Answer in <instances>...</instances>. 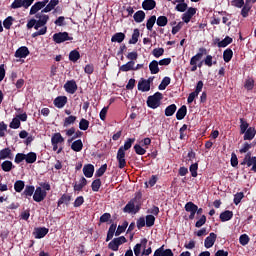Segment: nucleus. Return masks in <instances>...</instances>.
I'll list each match as a JSON object with an SVG mask.
<instances>
[{
  "label": "nucleus",
  "mask_w": 256,
  "mask_h": 256,
  "mask_svg": "<svg viewBox=\"0 0 256 256\" xmlns=\"http://www.w3.org/2000/svg\"><path fill=\"white\" fill-rule=\"evenodd\" d=\"M35 17L38 20L35 18L30 19L26 25L27 29H33L34 27L37 31L41 29V27H45V25H47V21H49V15L46 14L37 13Z\"/></svg>",
  "instance_id": "1"
},
{
  "label": "nucleus",
  "mask_w": 256,
  "mask_h": 256,
  "mask_svg": "<svg viewBox=\"0 0 256 256\" xmlns=\"http://www.w3.org/2000/svg\"><path fill=\"white\" fill-rule=\"evenodd\" d=\"M232 219H233V211L231 210H226L220 214V221H222V223L231 221Z\"/></svg>",
  "instance_id": "26"
},
{
  "label": "nucleus",
  "mask_w": 256,
  "mask_h": 256,
  "mask_svg": "<svg viewBox=\"0 0 256 256\" xmlns=\"http://www.w3.org/2000/svg\"><path fill=\"white\" fill-rule=\"evenodd\" d=\"M32 3H35V0H14L10 7L12 9H21V7L29 9Z\"/></svg>",
  "instance_id": "7"
},
{
  "label": "nucleus",
  "mask_w": 256,
  "mask_h": 256,
  "mask_svg": "<svg viewBox=\"0 0 256 256\" xmlns=\"http://www.w3.org/2000/svg\"><path fill=\"white\" fill-rule=\"evenodd\" d=\"M157 7V2L155 0H144L142 2V8L144 11H153Z\"/></svg>",
  "instance_id": "21"
},
{
  "label": "nucleus",
  "mask_w": 256,
  "mask_h": 256,
  "mask_svg": "<svg viewBox=\"0 0 256 256\" xmlns=\"http://www.w3.org/2000/svg\"><path fill=\"white\" fill-rule=\"evenodd\" d=\"M125 243H127L125 236L114 238L108 243V249H110V251H119V247Z\"/></svg>",
  "instance_id": "4"
},
{
  "label": "nucleus",
  "mask_w": 256,
  "mask_h": 256,
  "mask_svg": "<svg viewBox=\"0 0 256 256\" xmlns=\"http://www.w3.org/2000/svg\"><path fill=\"white\" fill-rule=\"evenodd\" d=\"M244 87L247 89V91H253V87H255V80L253 79H247L245 81Z\"/></svg>",
  "instance_id": "62"
},
{
  "label": "nucleus",
  "mask_w": 256,
  "mask_h": 256,
  "mask_svg": "<svg viewBox=\"0 0 256 256\" xmlns=\"http://www.w3.org/2000/svg\"><path fill=\"white\" fill-rule=\"evenodd\" d=\"M253 8V5L245 2L243 7L241 8V12L240 15L244 18L247 19V17H249V11H251V9Z\"/></svg>",
  "instance_id": "28"
},
{
  "label": "nucleus",
  "mask_w": 256,
  "mask_h": 256,
  "mask_svg": "<svg viewBox=\"0 0 256 256\" xmlns=\"http://www.w3.org/2000/svg\"><path fill=\"white\" fill-rule=\"evenodd\" d=\"M23 189H25V181L17 180L14 183V190L16 191V193H21Z\"/></svg>",
  "instance_id": "46"
},
{
  "label": "nucleus",
  "mask_w": 256,
  "mask_h": 256,
  "mask_svg": "<svg viewBox=\"0 0 256 256\" xmlns=\"http://www.w3.org/2000/svg\"><path fill=\"white\" fill-rule=\"evenodd\" d=\"M79 129H81V131H87V129H89V120L82 118L79 122Z\"/></svg>",
  "instance_id": "56"
},
{
  "label": "nucleus",
  "mask_w": 256,
  "mask_h": 256,
  "mask_svg": "<svg viewBox=\"0 0 256 256\" xmlns=\"http://www.w3.org/2000/svg\"><path fill=\"white\" fill-rule=\"evenodd\" d=\"M77 121V116L70 115L64 119L63 127H69V125H73Z\"/></svg>",
  "instance_id": "49"
},
{
  "label": "nucleus",
  "mask_w": 256,
  "mask_h": 256,
  "mask_svg": "<svg viewBox=\"0 0 256 256\" xmlns=\"http://www.w3.org/2000/svg\"><path fill=\"white\" fill-rule=\"evenodd\" d=\"M54 106L57 107V109H63L65 105H67V96H57L54 101Z\"/></svg>",
  "instance_id": "15"
},
{
  "label": "nucleus",
  "mask_w": 256,
  "mask_h": 256,
  "mask_svg": "<svg viewBox=\"0 0 256 256\" xmlns=\"http://www.w3.org/2000/svg\"><path fill=\"white\" fill-rule=\"evenodd\" d=\"M198 169H199L198 163H194L189 167V171H190L192 177H197Z\"/></svg>",
  "instance_id": "63"
},
{
  "label": "nucleus",
  "mask_w": 256,
  "mask_h": 256,
  "mask_svg": "<svg viewBox=\"0 0 256 256\" xmlns=\"http://www.w3.org/2000/svg\"><path fill=\"white\" fill-rule=\"evenodd\" d=\"M138 91H142V93H147L151 91V86L149 85V82H147V79L141 78L138 82Z\"/></svg>",
  "instance_id": "13"
},
{
  "label": "nucleus",
  "mask_w": 256,
  "mask_h": 256,
  "mask_svg": "<svg viewBox=\"0 0 256 256\" xmlns=\"http://www.w3.org/2000/svg\"><path fill=\"white\" fill-rule=\"evenodd\" d=\"M124 41H125V33L123 32H117L111 38L112 43H123Z\"/></svg>",
  "instance_id": "31"
},
{
  "label": "nucleus",
  "mask_w": 256,
  "mask_h": 256,
  "mask_svg": "<svg viewBox=\"0 0 256 256\" xmlns=\"http://www.w3.org/2000/svg\"><path fill=\"white\" fill-rule=\"evenodd\" d=\"M187 213H192L193 211H197V204L193 202H187L184 207Z\"/></svg>",
  "instance_id": "52"
},
{
  "label": "nucleus",
  "mask_w": 256,
  "mask_h": 256,
  "mask_svg": "<svg viewBox=\"0 0 256 256\" xmlns=\"http://www.w3.org/2000/svg\"><path fill=\"white\" fill-rule=\"evenodd\" d=\"M255 128L249 127L244 133V141H252L255 139Z\"/></svg>",
  "instance_id": "30"
},
{
  "label": "nucleus",
  "mask_w": 256,
  "mask_h": 256,
  "mask_svg": "<svg viewBox=\"0 0 256 256\" xmlns=\"http://www.w3.org/2000/svg\"><path fill=\"white\" fill-rule=\"evenodd\" d=\"M71 149H72V151H75L76 153L83 151V141H81V139L74 141L71 144Z\"/></svg>",
  "instance_id": "32"
},
{
  "label": "nucleus",
  "mask_w": 256,
  "mask_h": 256,
  "mask_svg": "<svg viewBox=\"0 0 256 256\" xmlns=\"http://www.w3.org/2000/svg\"><path fill=\"white\" fill-rule=\"evenodd\" d=\"M29 55V48L22 46L18 48L15 52V57L17 59H25Z\"/></svg>",
  "instance_id": "16"
},
{
  "label": "nucleus",
  "mask_w": 256,
  "mask_h": 256,
  "mask_svg": "<svg viewBox=\"0 0 256 256\" xmlns=\"http://www.w3.org/2000/svg\"><path fill=\"white\" fill-rule=\"evenodd\" d=\"M156 22H157V16L155 15L151 16L146 22V29L148 31H153V26L155 25Z\"/></svg>",
  "instance_id": "45"
},
{
  "label": "nucleus",
  "mask_w": 256,
  "mask_h": 256,
  "mask_svg": "<svg viewBox=\"0 0 256 256\" xmlns=\"http://www.w3.org/2000/svg\"><path fill=\"white\" fill-rule=\"evenodd\" d=\"M215 43H217V47L225 48L228 45H231V43H233V38H231L229 36H226L223 40H220L219 38H216Z\"/></svg>",
  "instance_id": "17"
},
{
  "label": "nucleus",
  "mask_w": 256,
  "mask_h": 256,
  "mask_svg": "<svg viewBox=\"0 0 256 256\" xmlns=\"http://www.w3.org/2000/svg\"><path fill=\"white\" fill-rule=\"evenodd\" d=\"M147 241H148L147 238H144L141 240V243H138L134 246V255L135 256L141 255V247H144V249H145V247H147Z\"/></svg>",
  "instance_id": "25"
},
{
  "label": "nucleus",
  "mask_w": 256,
  "mask_h": 256,
  "mask_svg": "<svg viewBox=\"0 0 256 256\" xmlns=\"http://www.w3.org/2000/svg\"><path fill=\"white\" fill-rule=\"evenodd\" d=\"M249 241H251V238H249V235L247 234H242L239 237V243L240 245H242L243 247H245V245H249Z\"/></svg>",
  "instance_id": "54"
},
{
  "label": "nucleus",
  "mask_w": 256,
  "mask_h": 256,
  "mask_svg": "<svg viewBox=\"0 0 256 256\" xmlns=\"http://www.w3.org/2000/svg\"><path fill=\"white\" fill-rule=\"evenodd\" d=\"M135 67V61H129L126 64H123L119 69L123 73H127V71H133Z\"/></svg>",
  "instance_id": "35"
},
{
  "label": "nucleus",
  "mask_w": 256,
  "mask_h": 256,
  "mask_svg": "<svg viewBox=\"0 0 256 256\" xmlns=\"http://www.w3.org/2000/svg\"><path fill=\"white\" fill-rule=\"evenodd\" d=\"M163 100V94L161 92H156L147 98V106L150 109H157V107L161 106V101Z\"/></svg>",
  "instance_id": "2"
},
{
  "label": "nucleus",
  "mask_w": 256,
  "mask_h": 256,
  "mask_svg": "<svg viewBox=\"0 0 256 256\" xmlns=\"http://www.w3.org/2000/svg\"><path fill=\"white\" fill-rule=\"evenodd\" d=\"M65 138L61 135V133H55L51 138V143L59 145V143H63Z\"/></svg>",
  "instance_id": "47"
},
{
  "label": "nucleus",
  "mask_w": 256,
  "mask_h": 256,
  "mask_svg": "<svg viewBox=\"0 0 256 256\" xmlns=\"http://www.w3.org/2000/svg\"><path fill=\"white\" fill-rule=\"evenodd\" d=\"M175 111H177V105L171 104V105L166 107L165 116L166 117H173V115H175Z\"/></svg>",
  "instance_id": "39"
},
{
  "label": "nucleus",
  "mask_w": 256,
  "mask_h": 256,
  "mask_svg": "<svg viewBox=\"0 0 256 256\" xmlns=\"http://www.w3.org/2000/svg\"><path fill=\"white\" fill-rule=\"evenodd\" d=\"M95 173V166L93 164H86L83 167V174L87 179H91L93 177V174Z\"/></svg>",
  "instance_id": "18"
},
{
  "label": "nucleus",
  "mask_w": 256,
  "mask_h": 256,
  "mask_svg": "<svg viewBox=\"0 0 256 256\" xmlns=\"http://www.w3.org/2000/svg\"><path fill=\"white\" fill-rule=\"evenodd\" d=\"M165 246H161L158 248L153 256H174L173 251L171 249H164Z\"/></svg>",
  "instance_id": "22"
},
{
  "label": "nucleus",
  "mask_w": 256,
  "mask_h": 256,
  "mask_svg": "<svg viewBox=\"0 0 256 256\" xmlns=\"http://www.w3.org/2000/svg\"><path fill=\"white\" fill-rule=\"evenodd\" d=\"M71 199V195L63 194L57 202V207H61L62 205H69L71 203Z\"/></svg>",
  "instance_id": "24"
},
{
  "label": "nucleus",
  "mask_w": 256,
  "mask_h": 256,
  "mask_svg": "<svg viewBox=\"0 0 256 256\" xmlns=\"http://www.w3.org/2000/svg\"><path fill=\"white\" fill-rule=\"evenodd\" d=\"M244 197H245V194L243 192H237L234 195V200H233L234 205H239V203H241Z\"/></svg>",
  "instance_id": "58"
},
{
  "label": "nucleus",
  "mask_w": 256,
  "mask_h": 256,
  "mask_svg": "<svg viewBox=\"0 0 256 256\" xmlns=\"http://www.w3.org/2000/svg\"><path fill=\"white\" fill-rule=\"evenodd\" d=\"M240 165H247V167H252L251 171L256 173V157L251 156V152H248Z\"/></svg>",
  "instance_id": "5"
},
{
  "label": "nucleus",
  "mask_w": 256,
  "mask_h": 256,
  "mask_svg": "<svg viewBox=\"0 0 256 256\" xmlns=\"http://www.w3.org/2000/svg\"><path fill=\"white\" fill-rule=\"evenodd\" d=\"M186 115H187V106L183 105L178 109V111L176 113V119L178 121H183V119H185Z\"/></svg>",
  "instance_id": "29"
},
{
  "label": "nucleus",
  "mask_w": 256,
  "mask_h": 256,
  "mask_svg": "<svg viewBox=\"0 0 256 256\" xmlns=\"http://www.w3.org/2000/svg\"><path fill=\"white\" fill-rule=\"evenodd\" d=\"M106 171H107V164H103L98 170H96L95 177H103Z\"/></svg>",
  "instance_id": "61"
},
{
  "label": "nucleus",
  "mask_w": 256,
  "mask_h": 256,
  "mask_svg": "<svg viewBox=\"0 0 256 256\" xmlns=\"http://www.w3.org/2000/svg\"><path fill=\"white\" fill-rule=\"evenodd\" d=\"M54 43L61 44L65 41H73V37L69 36L68 32H58L52 36Z\"/></svg>",
  "instance_id": "6"
},
{
  "label": "nucleus",
  "mask_w": 256,
  "mask_h": 256,
  "mask_svg": "<svg viewBox=\"0 0 256 256\" xmlns=\"http://www.w3.org/2000/svg\"><path fill=\"white\" fill-rule=\"evenodd\" d=\"M58 5L59 0H50L46 7L41 10V15H43V13H50V11H53V9H55V7Z\"/></svg>",
  "instance_id": "20"
},
{
  "label": "nucleus",
  "mask_w": 256,
  "mask_h": 256,
  "mask_svg": "<svg viewBox=\"0 0 256 256\" xmlns=\"http://www.w3.org/2000/svg\"><path fill=\"white\" fill-rule=\"evenodd\" d=\"M49 233L48 228L45 227H37L34 229L33 235L35 239H43Z\"/></svg>",
  "instance_id": "14"
},
{
  "label": "nucleus",
  "mask_w": 256,
  "mask_h": 256,
  "mask_svg": "<svg viewBox=\"0 0 256 256\" xmlns=\"http://www.w3.org/2000/svg\"><path fill=\"white\" fill-rule=\"evenodd\" d=\"M81 59V53L77 50H72L69 53V61H72V63H77Z\"/></svg>",
  "instance_id": "36"
},
{
  "label": "nucleus",
  "mask_w": 256,
  "mask_h": 256,
  "mask_svg": "<svg viewBox=\"0 0 256 256\" xmlns=\"http://www.w3.org/2000/svg\"><path fill=\"white\" fill-rule=\"evenodd\" d=\"M86 185H87V180H86L85 177L82 176V177L80 178V180H79V183L76 182V183L73 185V189H74V191H75L76 193H79V192L83 191V188L86 187Z\"/></svg>",
  "instance_id": "19"
},
{
  "label": "nucleus",
  "mask_w": 256,
  "mask_h": 256,
  "mask_svg": "<svg viewBox=\"0 0 256 256\" xmlns=\"http://www.w3.org/2000/svg\"><path fill=\"white\" fill-rule=\"evenodd\" d=\"M135 143V138H128L124 145L121 146L119 149H122L123 152L125 153V151H129V149H131V147H133V144Z\"/></svg>",
  "instance_id": "38"
},
{
  "label": "nucleus",
  "mask_w": 256,
  "mask_h": 256,
  "mask_svg": "<svg viewBox=\"0 0 256 256\" xmlns=\"http://www.w3.org/2000/svg\"><path fill=\"white\" fill-rule=\"evenodd\" d=\"M223 59L225 63H229V61L233 59V50L231 48H227L226 50H224Z\"/></svg>",
  "instance_id": "44"
},
{
  "label": "nucleus",
  "mask_w": 256,
  "mask_h": 256,
  "mask_svg": "<svg viewBox=\"0 0 256 256\" xmlns=\"http://www.w3.org/2000/svg\"><path fill=\"white\" fill-rule=\"evenodd\" d=\"M13 162L6 160L1 164V168L3 171H5V173H9V171H11V169H13Z\"/></svg>",
  "instance_id": "48"
},
{
  "label": "nucleus",
  "mask_w": 256,
  "mask_h": 256,
  "mask_svg": "<svg viewBox=\"0 0 256 256\" xmlns=\"http://www.w3.org/2000/svg\"><path fill=\"white\" fill-rule=\"evenodd\" d=\"M127 227H129V222L124 221L122 223V225H119L116 232H115V236L119 237V235H121V233H125V231L127 230Z\"/></svg>",
  "instance_id": "43"
},
{
  "label": "nucleus",
  "mask_w": 256,
  "mask_h": 256,
  "mask_svg": "<svg viewBox=\"0 0 256 256\" xmlns=\"http://www.w3.org/2000/svg\"><path fill=\"white\" fill-rule=\"evenodd\" d=\"M116 159L118 161V167L125 169L127 167V160L125 159V152L122 149H118Z\"/></svg>",
  "instance_id": "11"
},
{
  "label": "nucleus",
  "mask_w": 256,
  "mask_h": 256,
  "mask_svg": "<svg viewBox=\"0 0 256 256\" xmlns=\"http://www.w3.org/2000/svg\"><path fill=\"white\" fill-rule=\"evenodd\" d=\"M168 23L169 19H167V16H159L156 20L158 27H165Z\"/></svg>",
  "instance_id": "50"
},
{
  "label": "nucleus",
  "mask_w": 256,
  "mask_h": 256,
  "mask_svg": "<svg viewBox=\"0 0 256 256\" xmlns=\"http://www.w3.org/2000/svg\"><path fill=\"white\" fill-rule=\"evenodd\" d=\"M13 21H15V18H13V16H8L6 19H4L3 26L6 29H11V26L13 25Z\"/></svg>",
  "instance_id": "55"
},
{
  "label": "nucleus",
  "mask_w": 256,
  "mask_h": 256,
  "mask_svg": "<svg viewBox=\"0 0 256 256\" xmlns=\"http://www.w3.org/2000/svg\"><path fill=\"white\" fill-rule=\"evenodd\" d=\"M171 84V78L166 76L162 79V82L158 86L159 91H165L167 86Z\"/></svg>",
  "instance_id": "40"
},
{
  "label": "nucleus",
  "mask_w": 256,
  "mask_h": 256,
  "mask_svg": "<svg viewBox=\"0 0 256 256\" xmlns=\"http://www.w3.org/2000/svg\"><path fill=\"white\" fill-rule=\"evenodd\" d=\"M41 5L39 4V2H36L34 5H32V7L30 8V12L29 15H37L38 11H41Z\"/></svg>",
  "instance_id": "60"
},
{
  "label": "nucleus",
  "mask_w": 256,
  "mask_h": 256,
  "mask_svg": "<svg viewBox=\"0 0 256 256\" xmlns=\"http://www.w3.org/2000/svg\"><path fill=\"white\" fill-rule=\"evenodd\" d=\"M24 188L22 195L26 198L33 197V193H35V186L26 185Z\"/></svg>",
  "instance_id": "37"
},
{
  "label": "nucleus",
  "mask_w": 256,
  "mask_h": 256,
  "mask_svg": "<svg viewBox=\"0 0 256 256\" xmlns=\"http://www.w3.org/2000/svg\"><path fill=\"white\" fill-rule=\"evenodd\" d=\"M134 151L137 155H145L147 153V150L141 144H135Z\"/></svg>",
  "instance_id": "57"
},
{
  "label": "nucleus",
  "mask_w": 256,
  "mask_h": 256,
  "mask_svg": "<svg viewBox=\"0 0 256 256\" xmlns=\"http://www.w3.org/2000/svg\"><path fill=\"white\" fill-rule=\"evenodd\" d=\"M133 18L136 23H143V21H145V12L143 10H139L134 13Z\"/></svg>",
  "instance_id": "34"
},
{
  "label": "nucleus",
  "mask_w": 256,
  "mask_h": 256,
  "mask_svg": "<svg viewBox=\"0 0 256 256\" xmlns=\"http://www.w3.org/2000/svg\"><path fill=\"white\" fill-rule=\"evenodd\" d=\"M91 189L94 193L99 192V189H101V179L97 178L93 180L91 184Z\"/></svg>",
  "instance_id": "51"
},
{
  "label": "nucleus",
  "mask_w": 256,
  "mask_h": 256,
  "mask_svg": "<svg viewBox=\"0 0 256 256\" xmlns=\"http://www.w3.org/2000/svg\"><path fill=\"white\" fill-rule=\"evenodd\" d=\"M45 197H47V191L43 190V188L37 187L36 190H34L33 200L36 203H41V201L45 200Z\"/></svg>",
  "instance_id": "8"
},
{
  "label": "nucleus",
  "mask_w": 256,
  "mask_h": 256,
  "mask_svg": "<svg viewBox=\"0 0 256 256\" xmlns=\"http://www.w3.org/2000/svg\"><path fill=\"white\" fill-rule=\"evenodd\" d=\"M3 159H13V153L11 152V148H4L0 150V161Z\"/></svg>",
  "instance_id": "27"
},
{
  "label": "nucleus",
  "mask_w": 256,
  "mask_h": 256,
  "mask_svg": "<svg viewBox=\"0 0 256 256\" xmlns=\"http://www.w3.org/2000/svg\"><path fill=\"white\" fill-rule=\"evenodd\" d=\"M139 29H134L133 33H132V37L131 39L128 41L129 45H136V43L139 41Z\"/></svg>",
  "instance_id": "42"
},
{
  "label": "nucleus",
  "mask_w": 256,
  "mask_h": 256,
  "mask_svg": "<svg viewBox=\"0 0 256 256\" xmlns=\"http://www.w3.org/2000/svg\"><path fill=\"white\" fill-rule=\"evenodd\" d=\"M155 225V216L147 215L146 216V227H153Z\"/></svg>",
  "instance_id": "64"
},
{
  "label": "nucleus",
  "mask_w": 256,
  "mask_h": 256,
  "mask_svg": "<svg viewBox=\"0 0 256 256\" xmlns=\"http://www.w3.org/2000/svg\"><path fill=\"white\" fill-rule=\"evenodd\" d=\"M249 129V123L245 121V119H240V133L241 135L245 134V132Z\"/></svg>",
  "instance_id": "53"
},
{
  "label": "nucleus",
  "mask_w": 256,
  "mask_h": 256,
  "mask_svg": "<svg viewBox=\"0 0 256 256\" xmlns=\"http://www.w3.org/2000/svg\"><path fill=\"white\" fill-rule=\"evenodd\" d=\"M25 161L28 164L35 163V161H37V153L29 152L28 154H25Z\"/></svg>",
  "instance_id": "41"
},
{
  "label": "nucleus",
  "mask_w": 256,
  "mask_h": 256,
  "mask_svg": "<svg viewBox=\"0 0 256 256\" xmlns=\"http://www.w3.org/2000/svg\"><path fill=\"white\" fill-rule=\"evenodd\" d=\"M9 127L10 129H19V127H21V121L17 117H15L10 122Z\"/></svg>",
  "instance_id": "59"
},
{
  "label": "nucleus",
  "mask_w": 256,
  "mask_h": 256,
  "mask_svg": "<svg viewBox=\"0 0 256 256\" xmlns=\"http://www.w3.org/2000/svg\"><path fill=\"white\" fill-rule=\"evenodd\" d=\"M217 241V234L214 232H211L208 237L204 240V247L206 249H211L215 245V242Z\"/></svg>",
  "instance_id": "12"
},
{
  "label": "nucleus",
  "mask_w": 256,
  "mask_h": 256,
  "mask_svg": "<svg viewBox=\"0 0 256 256\" xmlns=\"http://www.w3.org/2000/svg\"><path fill=\"white\" fill-rule=\"evenodd\" d=\"M203 91V81H198L195 91L190 93L187 98V103H193L195 101V97H199V93Z\"/></svg>",
  "instance_id": "9"
},
{
  "label": "nucleus",
  "mask_w": 256,
  "mask_h": 256,
  "mask_svg": "<svg viewBox=\"0 0 256 256\" xmlns=\"http://www.w3.org/2000/svg\"><path fill=\"white\" fill-rule=\"evenodd\" d=\"M64 89L66 91V93H69L70 95H75V93H77V82L75 80H68L65 84H64Z\"/></svg>",
  "instance_id": "10"
},
{
  "label": "nucleus",
  "mask_w": 256,
  "mask_h": 256,
  "mask_svg": "<svg viewBox=\"0 0 256 256\" xmlns=\"http://www.w3.org/2000/svg\"><path fill=\"white\" fill-rule=\"evenodd\" d=\"M149 70L151 75H157V73H159V62L157 60L150 62Z\"/></svg>",
  "instance_id": "33"
},
{
  "label": "nucleus",
  "mask_w": 256,
  "mask_h": 256,
  "mask_svg": "<svg viewBox=\"0 0 256 256\" xmlns=\"http://www.w3.org/2000/svg\"><path fill=\"white\" fill-rule=\"evenodd\" d=\"M203 55H207V48L201 47L199 48L198 53L190 59V65L192 66L190 71H192V73L197 71V62L203 59Z\"/></svg>",
  "instance_id": "3"
},
{
  "label": "nucleus",
  "mask_w": 256,
  "mask_h": 256,
  "mask_svg": "<svg viewBox=\"0 0 256 256\" xmlns=\"http://www.w3.org/2000/svg\"><path fill=\"white\" fill-rule=\"evenodd\" d=\"M135 203H137V199L133 198L131 199L126 206L123 208L124 213H134L135 211Z\"/></svg>",
  "instance_id": "23"
}]
</instances>
